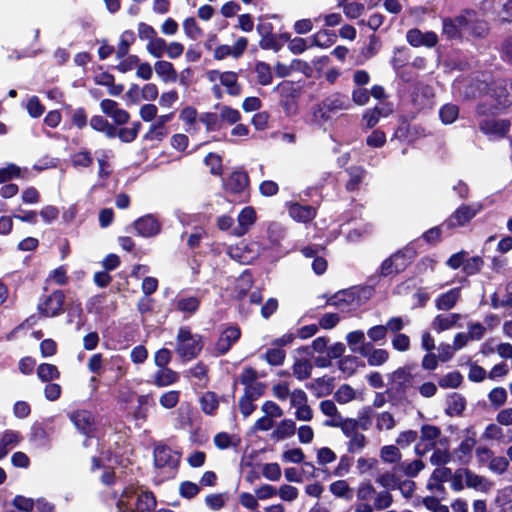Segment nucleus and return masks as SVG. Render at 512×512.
Wrapping results in <instances>:
<instances>
[{"mask_svg":"<svg viewBox=\"0 0 512 512\" xmlns=\"http://www.w3.org/2000/svg\"><path fill=\"white\" fill-rule=\"evenodd\" d=\"M241 329L238 325L225 328L215 343V351L218 356H223L229 352L231 347L240 339Z\"/></svg>","mask_w":512,"mask_h":512,"instance_id":"11","label":"nucleus"},{"mask_svg":"<svg viewBox=\"0 0 512 512\" xmlns=\"http://www.w3.org/2000/svg\"><path fill=\"white\" fill-rule=\"evenodd\" d=\"M355 390L348 384L341 385L334 393V399L339 404H346L355 398Z\"/></svg>","mask_w":512,"mask_h":512,"instance_id":"58","label":"nucleus"},{"mask_svg":"<svg viewBox=\"0 0 512 512\" xmlns=\"http://www.w3.org/2000/svg\"><path fill=\"white\" fill-rule=\"evenodd\" d=\"M479 209L471 205H460L446 220L443 227H446L447 236H451L456 228L463 227L469 223L478 213Z\"/></svg>","mask_w":512,"mask_h":512,"instance_id":"8","label":"nucleus"},{"mask_svg":"<svg viewBox=\"0 0 512 512\" xmlns=\"http://www.w3.org/2000/svg\"><path fill=\"white\" fill-rule=\"evenodd\" d=\"M37 376L41 382H51L60 378L61 373L58 367L50 363H41L37 367Z\"/></svg>","mask_w":512,"mask_h":512,"instance_id":"34","label":"nucleus"},{"mask_svg":"<svg viewBox=\"0 0 512 512\" xmlns=\"http://www.w3.org/2000/svg\"><path fill=\"white\" fill-rule=\"evenodd\" d=\"M29 440L30 442L40 445H44L49 441V435L42 423L35 422L32 424L29 433Z\"/></svg>","mask_w":512,"mask_h":512,"instance_id":"44","label":"nucleus"},{"mask_svg":"<svg viewBox=\"0 0 512 512\" xmlns=\"http://www.w3.org/2000/svg\"><path fill=\"white\" fill-rule=\"evenodd\" d=\"M154 69L163 82H176L178 79V73L169 61L159 60L155 62Z\"/></svg>","mask_w":512,"mask_h":512,"instance_id":"23","label":"nucleus"},{"mask_svg":"<svg viewBox=\"0 0 512 512\" xmlns=\"http://www.w3.org/2000/svg\"><path fill=\"white\" fill-rule=\"evenodd\" d=\"M204 162L210 167V173L216 176L222 175L223 165L222 158L220 155L210 152L206 155Z\"/></svg>","mask_w":512,"mask_h":512,"instance_id":"56","label":"nucleus"},{"mask_svg":"<svg viewBox=\"0 0 512 512\" xmlns=\"http://www.w3.org/2000/svg\"><path fill=\"white\" fill-rule=\"evenodd\" d=\"M199 121L205 125L207 132L217 131L221 128L220 116L215 112L201 113Z\"/></svg>","mask_w":512,"mask_h":512,"instance_id":"47","label":"nucleus"},{"mask_svg":"<svg viewBox=\"0 0 512 512\" xmlns=\"http://www.w3.org/2000/svg\"><path fill=\"white\" fill-rule=\"evenodd\" d=\"M200 299L196 296L180 298L176 302V308L178 311L194 314L200 307Z\"/></svg>","mask_w":512,"mask_h":512,"instance_id":"45","label":"nucleus"},{"mask_svg":"<svg viewBox=\"0 0 512 512\" xmlns=\"http://www.w3.org/2000/svg\"><path fill=\"white\" fill-rule=\"evenodd\" d=\"M382 116H387V113H384V108L375 106L365 111L362 120L365 122L367 128L372 129L378 124Z\"/></svg>","mask_w":512,"mask_h":512,"instance_id":"50","label":"nucleus"},{"mask_svg":"<svg viewBox=\"0 0 512 512\" xmlns=\"http://www.w3.org/2000/svg\"><path fill=\"white\" fill-rule=\"evenodd\" d=\"M459 115V107L455 104L447 103L439 110V117L443 124H452Z\"/></svg>","mask_w":512,"mask_h":512,"instance_id":"46","label":"nucleus"},{"mask_svg":"<svg viewBox=\"0 0 512 512\" xmlns=\"http://www.w3.org/2000/svg\"><path fill=\"white\" fill-rule=\"evenodd\" d=\"M416 135V128L411 127L406 118H402L399 126L394 132L393 138H396L400 141L412 142L416 138Z\"/></svg>","mask_w":512,"mask_h":512,"instance_id":"35","label":"nucleus"},{"mask_svg":"<svg viewBox=\"0 0 512 512\" xmlns=\"http://www.w3.org/2000/svg\"><path fill=\"white\" fill-rule=\"evenodd\" d=\"M178 372L169 367L159 368L154 374L153 384L157 387H165L175 384L179 381Z\"/></svg>","mask_w":512,"mask_h":512,"instance_id":"22","label":"nucleus"},{"mask_svg":"<svg viewBox=\"0 0 512 512\" xmlns=\"http://www.w3.org/2000/svg\"><path fill=\"white\" fill-rule=\"evenodd\" d=\"M183 29L186 36L192 40H196L203 35V30L194 17H188L183 21Z\"/></svg>","mask_w":512,"mask_h":512,"instance_id":"55","label":"nucleus"},{"mask_svg":"<svg viewBox=\"0 0 512 512\" xmlns=\"http://www.w3.org/2000/svg\"><path fill=\"white\" fill-rule=\"evenodd\" d=\"M133 225L138 235L146 238L158 235L162 228L159 220L151 214L136 219Z\"/></svg>","mask_w":512,"mask_h":512,"instance_id":"16","label":"nucleus"},{"mask_svg":"<svg viewBox=\"0 0 512 512\" xmlns=\"http://www.w3.org/2000/svg\"><path fill=\"white\" fill-rule=\"evenodd\" d=\"M442 233L447 234L446 227H443V222L440 225L434 226L425 231L422 234V238L428 244L436 245L442 241Z\"/></svg>","mask_w":512,"mask_h":512,"instance_id":"51","label":"nucleus"},{"mask_svg":"<svg viewBox=\"0 0 512 512\" xmlns=\"http://www.w3.org/2000/svg\"><path fill=\"white\" fill-rule=\"evenodd\" d=\"M460 318L461 315L458 313L439 314L432 321V328L438 333L443 332L455 326Z\"/></svg>","mask_w":512,"mask_h":512,"instance_id":"27","label":"nucleus"},{"mask_svg":"<svg viewBox=\"0 0 512 512\" xmlns=\"http://www.w3.org/2000/svg\"><path fill=\"white\" fill-rule=\"evenodd\" d=\"M475 444L476 439L474 437H466L454 450L455 455L462 464L469 462Z\"/></svg>","mask_w":512,"mask_h":512,"instance_id":"32","label":"nucleus"},{"mask_svg":"<svg viewBox=\"0 0 512 512\" xmlns=\"http://www.w3.org/2000/svg\"><path fill=\"white\" fill-rule=\"evenodd\" d=\"M329 490L335 497L343 498L348 501L353 498V490L346 480L332 482L329 486Z\"/></svg>","mask_w":512,"mask_h":512,"instance_id":"41","label":"nucleus"},{"mask_svg":"<svg viewBox=\"0 0 512 512\" xmlns=\"http://www.w3.org/2000/svg\"><path fill=\"white\" fill-rule=\"evenodd\" d=\"M417 251L413 246L406 245L386 258L380 265L379 275L388 277L404 272L414 261Z\"/></svg>","mask_w":512,"mask_h":512,"instance_id":"2","label":"nucleus"},{"mask_svg":"<svg viewBox=\"0 0 512 512\" xmlns=\"http://www.w3.org/2000/svg\"><path fill=\"white\" fill-rule=\"evenodd\" d=\"M483 266V258L481 256H473L469 259H465L462 271L466 276H474L481 272Z\"/></svg>","mask_w":512,"mask_h":512,"instance_id":"48","label":"nucleus"},{"mask_svg":"<svg viewBox=\"0 0 512 512\" xmlns=\"http://www.w3.org/2000/svg\"><path fill=\"white\" fill-rule=\"evenodd\" d=\"M473 9H463L459 15L442 19V36L448 41L463 40V32L470 29L471 17H475Z\"/></svg>","mask_w":512,"mask_h":512,"instance_id":"3","label":"nucleus"},{"mask_svg":"<svg viewBox=\"0 0 512 512\" xmlns=\"http://www.w3.org/2000/svg\"><path fill=\"white\" fill-rule=\"evenodd\" d=\"M101 111L112 119L115 125H125L130 121V113L119 107L118 102L112 99H103L100 101Z\"/></svg>","mask_w":512,"mask_h":512,"instance_id":"13","label":"nucleus"},{"mask_svg":"<svg viewBox=\"0 0 512 512\" xmlns=\"http://www.w3.org/2000/svg\"><path fill=\"white\" fill-rule=\"evenodd\" d=\"M399 468L407 477L414 478L425 468V463L420 459H416L412 462H402Z\"/></svg>","mask_w":512,"mask_h":512,"instance_id":"54","label":"nucleus"},{"mask_svg":"<svg viewBox=\"0 0 512 512\" xmlns=\"http://www.w3.org/2000/svg\"><path fill=\"white\" fill-rule=\"evenodd\" d=\"M466 408V399L459 393H452L447 398L445 413L448 416H460Z\"/></svg>","mask_w":512,"mask_h":512,"instance_id":"25","label":"nucleus"},{"mask_svg":"<svg viewBox=\"0 0 512 512\" xmlns=\"http://www.w3.org/2000/svg\"><path fill=\"white\" fill-rule=\"evenodd\" d=\"M180 400V391L171 390L160 396L159 403L165 409H172L177 406Z\"/></svg>","mask_w":512,"mask_h":512,"instance_id":"63","label":"nucleus"},{"mask_svg":"<svg viewBox=\"0 0 512 512\" xmlns=\"http://www.w3.org/2000/svg\"><path fill=\"white\" fill-rule=\"evenodd\" d=\"M70 421L75 425L77 430L88 438L94 436L96 430L95 417L88 410H76L70 413Z\"/></svg>","mask_w":512,"mask_h":512,"instance_id":"10","label":"nucleus"},{"mask_svg":"<svg viewBox=\"0 0 512 512\" xmlns=\"http://www.w3.org/2000/svg\"><path fill=\"white\" fill-rule=\"evenodd\" d=\"M65 293L63 290H54L37 305L39 314L44 318H54L64 313Z\"/></svg>","mask_w":512,"mask_h":512,"instance_id":"7","label":"nucleus"},{"mask_svg":"<svg viewBox=\"0 0 512 512\" xmlns=\"http://www.w3.org/2000/svg\"><path fill=\"white\" fill-rule=\"evenodd\" d=\"M174 454L177 453L173 452L168 445L162 444L155 446L153 451L154 465L157 468H177L180 461V455L178 454L175 457Z\"/></svg>","mask_w":512,"mask_h":512,"instance_id":"14","label":"nucleus"},{"mask_svg":"<svg viewBox=\"0 0 512 512\" xmlns=\"http://www.w3.org/2000/svg\"><path fill=\"white\" fill-rule=\"evenodd\" d=\"M312 364L308 359H296L293 364V375L300 381L311 376Z\"/></svg>","mask_w":512,"mask_h":512,"instance_id":"43","label":"nucleus"},{"mask_svg":"<svg viewBox=\"0 0 512 512\" xmlns=\"http://www.w3.org/2000/svg\"><path fill=\"white\" fill-rule=\"evenodd\" d=\"M324 425L330 427H340L343 434L347 437H351L354 435V433H357V429L359 428L356 419L350 418H347L341 422H336L333 419L326 420Z\"/></svg>","mask_w":512,"mask_h":512,"instance_id":"42","label":"nucleus"},{"mask_svg":"<svg viewBox=\"0 0 512 512\" xmlns=\"http://www.w3.org/2000/svg\"><path fill=\"white\" fill-rule=\"evenodd\" d=\"M248 46V39L246 37H239L234 43L233 47L229 45H219L214 50V58L216 60H222L228 56L234 58H240Z\"/></svg>","mask_w":512,"mask_h":512,"instance_id":"17","label":"nucleus"},{"mask_svg":"<svg viewBox=\"0 0 512 512\" xmlns=\"http://www.w3.org/2000/svg\"><path fill=\"white\" fill-rule=\"evenodd\" d=\"M290 217L300 223H309L317 216V209L309 204L294 202L288 209Z\"/></svg>","mask_w":512,"mask_h":512,"instance_id":"19","label":"nucleus"},{"mask_svg":"<svg viewBox=\"0 0 512 512\" xmlns=\"http://www.w3.org/2000/svg\"><path fill=\"white\" fill-rule=\"evenodd\" d=\"M399 479L395 473L385 472L376 478V482L389 491L397 488Z\"/></svg>","mask_w":512,"mask_h":512,"instance_id":"62","label":"nucleus"},{"mask_svg":"<svg viewBox=\"0 0 512 512\" xmlns=\"http://www.w3.org/2000/svg\"><path fill=\"white\" fill-rule=\"evenodd\" d=\"M220 82L227 88L231 96H238L241 93V85L238 83V74L234 71L222 72Z\"/></svg>","mask_w":512,"mask_h":512,"instance_id":"29","label":"nucleus"},{"mask_svg":"<svg viewBox=\"0 0 512 512\" xmlns=\"http://www.w3.org/2000/svg\"><path fill=\"white\" fill-rule=\"evenodd\" d=\"M361 290L362 289L356 286H352L347 289L339 290L331 296L324 294L323 297L327 298V305L335 307H340L343 305L348 306L352 305L353 303H359Z\"/></svg>","mask_w":512,"mask_h":512,"instance_id":"12","label":"nucleus"},{"mask_svg":"<svg viewBox=\"0 0 512 512\" xmlns=\"http://www.w3.org/2000/svg\"><path fill=\"white\" fill-rule=\"evenodd\" d=\"M461 295L459 287L452 288L435 299V307L438 310L448 311L455 307Z\"/></svg>","mask_w":512,"mask_h":512,"instance_id":"20","label":"nucleus"},{"mask_svg":"<svg viewBox=\"0 0 512 512\" xmlns=\"http://www.w3.org/2000/svg\"><path fill=\"white\" fill-rule=\"evenodd\" d=\"M258 45L263 50H273L274 52H279L282 49V42L278 41L277 34L274 32L262 36Z\"/></svg>","mask_w":512,"mask_h":512,"instance_id":"53","label":"nucleus"},{"mask_svg":"<svg viewBox=\"0 0 512 512\" xmlns=\"http://www.w3.org/2000/svg\"><path fill=\"white\" fill-rule=\"evenodd\" d=\"M380 457L386 463H397L401 460V453L394 445L383 446L380 450Z\"/></svg>","mask_w":512,"mask_h":512,"instance_id":"57","label":"nucleus"},{"mask_svg":"<svg viewBox=\"0 0 512 512\" xmlns=\"http://www.w3.org/2000/svg\"><path fill=\"white\" fill-rule=\"evenodd\" d=\"M204 347L203 337L192 334L189 326L179 328L176 336V353L183 361H190L199 356Z\"/></svg>","mask_w":512,"mask_h":512,"instance_id":"1","label":"nucleus"},{"mask_svg":"<svg viewBox=\"0 0 512 512\" xmlns=\"http://www.w3.org/2000/svg\"><path fill=\"white\" fill-rule=\"evenodd\" d=\"M511 122L508 119H484L479 123V128L484 134L496 135L503 138L510 131Z\"/></svg>","mask_w":512,"mask_h":512,"instance_id":"18","label":"nucleus"},{"mask_svg":"<svg viewBox=\"0 0 512 512\" xmlns=\"http://www.w3.org/2000/svg\"><path fill=\"white\" fill-rule=\"evenodd\" d=\"M466 479V486L473 489H480L482 492H488L493 483L486 480L483 476L477 475L468 468L463 469Z\"/></svg>","mask_w":512,"mask_h":512,"instance_id":"24","label":"nucleus"},{"mask_svg":"<svg viewBox=\"0 0 512 512\" xmlns=\"http://www.w3.org/2000/svg\"><path fill=\"white\" fill-rule=\"evenodd\" d=\"M89 124L94 131L104 133V135L109 139L111 138V135L114 134V122L110 123L102 115L92 116L89 121Z\"/></svg>","mask_w":512,"mask_h":512,"instance_id":"31","label":"nucleus"},{"mask_svg":"<svg viewBox=\"0 0 512 512\" xmlns=\"http://www.w3.org/2000/svg\"><path fill=\"white\" fill-rule=\"evenodd\" d=\"M136 36L132 30H125L120 37L119 43L117 45L116 57L118 59H123L129 53L130 46L135 42Z\"/></svg>","mask_w":512,"mask_h":512,"instance_id":"36","label":"nucleus"},{"mask_svg":"<svg viewBox=\"0 0 512 512\" xmlns=\"http://www.w3.org/2000/svg\"><path fill=\"white\" fill-rule=\"evenodd\" d=\"M411 366L399 367L392 373L393 383L386 393L390 399L402 400L406 397L408 388L412 385L413 375Z\"/></svg>","mask_w":512,"mask_h":512,"instance_id":"6","label":"nucleus"},{"mask_svg":"<svg viewBox=\"0 0 512 512\" xmlns=\"http://www.w3.org/2000/svg\"><path fill=\"white\" fill-rule=\"evenodd\" d=\"M351 107L350 99L341 92H335L325 97L313 108V116L319 122H326L332 114Z\"/></svg>","mask_w":512,"mask_h":512,"instance_id":"4","label":"nucleus"},{"mask_svg":"<svg viewBox=\"0 0 512 512\" xmlns=\"http://www.w3.org/2000/svg\"><path fill=\"white\" fill-rule=\"evenodd\" d=\"M65 109L69 110L71 113V116H70L71 127H76L77 129L82 130L87 126L88 114L84 107H78L73 110L71 108V105H66Z\"/></svg>","mask_w":512,"mask_h":512,"instance_id":"37","label":"nucleus"},{"mask_svg":"<svg viewBox=\"0 0 512 512\" xmlns=\"http://www.w3.org/2000/svg\"><path fill=\"white\" fill-rule=\"evenodd\" d=\"M420 432V440L424 443H436V439L441 435V429L430 424L422 425Z\"/></svg>","mask_w":512,"mask_h":512,"instance_id":"52","label":"nucleus"},{"mask_svg":"<svg viewBox=\"0 0 512 512\" xmlns=\"http://www.w3.org/2000/svg\"><path fill=\"white\" fill-rule=\"evenodd\" d=\"M220 404V396L214 391H206L199 398L201 411L207 416H215Z\"/></svg>","mask_w":512,"mask_h":512,"instance_id":"21","label":"nucleus"},{"mask_svg":"<svg viewBox=\"0 0 512 512\" xmlns=\"http://www.w3.org/2000/svg\"><path fill=\"white\" fill-rule=\"evenodd\" d=\"M21 176V169L14 163H9L5 167L0 168V184L6 183L14 178Z\"/></svg>","mask_w":512,"mask_h":512,"instance_id":"60","label":"nucleus"},{"mask_svg":"<svg viewBox=\"0 0 512 512\" xmlns=\"http://www.w3.org/2000/svg\"><path fill=\"white\" fill-rule=\"evenodd\" d=\"M156 506V498L153 492H142L137 497L135 512H150Z\"/></svg>","mask_w":512,"mask_h":512,"instance_id":"40","label":"nucleus"},{"mask_svg":"<svg viewBox=\"0 0 512 512\" xmlns=\"http://www.w3.org/2000/svg\"><path fill=\"white\" fill-rule=\"evenodd\" d=\"M249 175L244 170H235L223 182L224 191L233 196H237L241 200L246 195L249 187Z\"/></svg>","mask_w":512,"mask_h":512,"instance_id":"9","label":"nucleus"},{"mask_svg":"<svg viewBox=\"0 0 512 512\" xmlns=\"http://www.w3.org/2000/svg\"><path fill=\"white\" fill-rule=\"evenodd\" d=\"M463 382V376L459 371L449 372L438 380L441 388H457Z\"/></svg>","mask_w":512,"mask_h":512,"instance_id":"49","label":"nucleus"},{"mask_svg":"<svg viewBox=\"0 0 512 512\" xmlns=\"http://www.w3.org/2000/svg\"><path fill=\"white\" fill-rule=\"evenodd\" d=\"M279 93V105L286 116L291 117L298 113V100L302 94V87L297 83L284 80L274 87Z\"/></svg>","mask_w":512,"mask_h":512,"instance_id":"5","label":"nucleus"},{"mask_svg":"<svg viewBox=\"0 0 512 512\" xmlns=\"http://www.w3.org/2000/svg\"><path fill=\"white\" fill-rule=\"evenodd\" d=\"M406 40L412 47L433 48L438 43V35L434 31L422 32L418 28L409 29Z\"/></svg>","mask_w":512,"mask_h":512,"instance_id":"15","label":"nucleus"},{"mask_svg":"<svg viewBox=\"0 0 512 512\" xmlns=\"http://www.w3.org/2000/svg\"><path fill=\"white\" fill-rule=\"evenodd\" d=\"M296 432V423L292 419H283L271 434L276 440H283L293 436Z\"/></svg>","mask_w":512,"mask_h":512,"instance_id":"30","label":"nucleus"},{"mask_svg":"<svg viewBox=\"0 0 512 512\" xmlns=\"http://www.w3.org/2000/svg\"><path fill=\"white\" fill-rule=\"evenodd\" d=\"M349 175V179L345 184V188L348 192H354L359 189V185L362 183L366 170L362 166H351L346 169Z\"/></svg>","mask_w":512,"mask_h":512,"instance_id":"26","label":"nucleus"},{"mask_svg":"<svg viewBox=\"0 0 512 512\" xmlns=\"http://www.w3.org/2000/svg\"><path fill=\"white\" fill-rule=\"evenodd\" d=\"M257 219L256 211L253 207L243 208L238 215V235L245 234Z\"/></svg>","mask_w":512,"mask_h":512,"instance_id":"28","label":"nucleus"},{"mask_svg":"<svg viewBox=\"0 0 512 512\" xmlns=\"http://www.w3.org/2000/svg\"><path fill=\"white\" fill-rule=\"evenodd\" d=\"M286 352L281 348H270L265 353V360L272 366H279L284 363Z\"/></svg>","mask_w":512,"mask_h":512,"instance_id":"61","label":"nucleus"},{"mask_svg":"<svg viewBox=\"0 0 512 512\" xmlns=\"http://www.w3.org/2000/svg\"><path fill=\"white\" fill-rule=\"evenodd\" d=\"M135 491L130 488H125L121 494L120 499L116 503L118 512H135L129 505V499L133 498Z\"/></svg>","mask_w":512,"mask_h":512,"instance_id":"64","label":"nucleus"},{"mask_svg":"<svg viewBox=\"0 0 512 512\" xmlns=\"http://www.w3.org/2000/svg\"><path fill=\"white\" fill-rule=\"evenodd\" d=\"M166 40L161 37H155L147 44V51L155 58H161L166 50Z\"/></svg>","mask_w":512,"mask_h":512,"instance_id":"59","label":"nucleus"},{"mask_svg":"<svg viewBox=\"0 0 512 512\" xmlns=\"http://www.w3.org/2000/svg\"><path fill=\"white\" fill-rule=\"evenodd\" d=\"M337 40V35L333 30L323 29L312 36L313 45L320 48H328Z\"/></svg>","mask_w":512,"mask_h":512,"instance_id":"39","label":"nucleus"},{"mask_svg":"<svg viewBox=\"0 0 512 512\" xmlns=\"http://www.w3.org/2000/svg\"><path fill=\"white\" fill-rule=\"evenodd\" d=\"M338 367L343 373H346L347 376H352L358 367H365V363L356 356L347 355L339 360Z\"/></svg>","mask_w":512,"mask_h":512,"instance_id":"38","label":"nucleus"},{"mask_svg":"<svg viewBox=\"0 0 512 512\" xmlns=\"http://www.w3.org/2000/svg\"><path fill=\"white\" fill-rule=\"evenodd\" d=\"M254 72L257 76V83L261 86H268L273 81L271 66L264 61H256Z\"/></svg>","mask_w":512,"mask_h":512,"instance_id":"33","label":"nucleus"}]
</instances>
